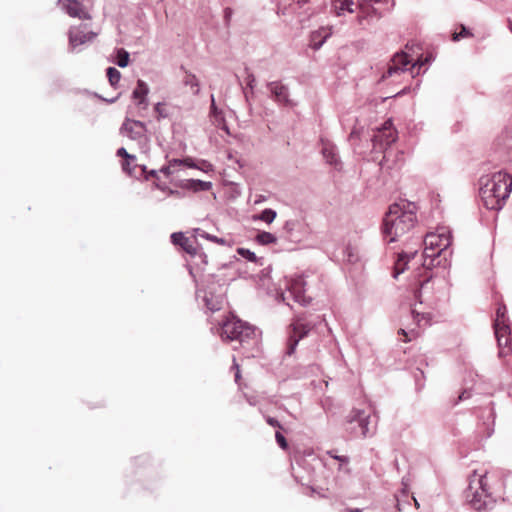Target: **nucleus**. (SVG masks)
I'll list each match as a JSON object with an SVG mask.
<instances>
[{"label":"nucleus","mask_w":512,"mask_h":512,"mask_svg":"<svg viewBox=\"0 0 512 512\" xmlns=\"http://www.w3.org/2000/svg\"><path fill=\"white\" fill-rule=\"evenodd\" d=\"M479 194L484 206L490 210L502 209L512 190V176L506 172L481 177Z\"/></svg>","instance_id":"obj_1"},{"label":"nucleus","mask_w":512,"mask_h":512,"mask_svg":"<svg viewBox=\"0 0 512 512\" xmlns=\"http://www.w3.org/2000/svg\"><path fill=\"white\" fill-rule=\"evenodd\" d=\"M416 221V214L410 209V204L390 205L383 219L382 232L385 240L388 243L397 241L415 226Z\"/></svg>","instance_id":"obj_2"},{"label":"nucleus","mask_w":512,"mask_h":512,"mask_svg":"<svg viewBox=\"0 0 512 512\" xmlns=\"http://www.w3.org/2000/svg\"><path fill=\"white\" fill-rule=\"evenodd\" d=\"M464 493L467 503L476 511L487 512L495 504V498L489 492L486 471L481 473L473 471Z\"/></svg>","instance_id":"obj_3"},{"label":"nucleus","mask_w":512,"mask_h":512,"mask_svg":"<svg viewBox=\"0 0 512 512\" xmlns=\"http://www.w3.org/2000/svg\"><path fill=\"white\" fill-rule=\"evenodd\" d=\"M397 139V132L393 128L391 120L385 121L381 128L377 129L372 137L373 147L375 149H383L384 156L380 165L383 169L392 170L399 169L404 161L403 152H396L393 156L391 150L388 147L394 143Z\"/></svg>","instance_id":"obj_4"},{"label":"nucleus","mask_w":512,"mask_h":512,"mask_svg":"<svg viewBox=\"0 0 512 512\" xmlns=\"http://www.w3.org/2000/svg\"><path fill=\"white\" fill-rule=\"evenodd\" d=\"M221 337L230 341H238L243 346L257 343L256 328L234 315L227 317L222 323Z\"/></svg>","instance_id":"obj_5"},{"label":"nucleus","mask_w":512,"mask_h":512,"mask_svg":"<svg viewBox=\"0 0 512 512\" xmlns=\"http://www.w3.org/2000/svg\"><path fill=\"white\" fill-rule=\"evenodd\" d=\"M493 327L499 347L498 354L500 357L507 356L512 352V338L507 308L504 304L498 305Z\"/></svg>","instance_id":"obj_6"},{"label":"nucleus","mask_w":512,"mask_h":512,"mask_svg":"<svg viewBox=\"0 0 512 512\" xmlns=\"http://www.w3.org/2000/svg\"><path fill=\"white\" fill-rule=\"evenodd\" d=\"M451 244L452 238L449 233H428L424 239V255L426 258L439 257L446 252Z\"/></svg>","instance_id":"obj_7"},{"label":"nucleus","mask_w":512,"mask_h":512,"mask_svg":"<svg viewBox=\"0 0 512 512\" xmlns=\"http://www.w3.org/2000/svg\"><path fill=\"white\" fill-rule=\"evenodd\" d=\"M435 281L431 276L426 277L421 281L419 288L415 291V298L419 304H426L428 307H433L437 302V297L434 294Z\"/></svg>","instance_id":"obj_8"},{"label":"nucleus","mask_w":512,"mask_h":512,"mask_svg":"<svg viewBox=\"0 0 512 512\" xmlns=\"http://www.w3.org/2000/svg\"><path fill=\"white\" fill-rule=\"evenodd\" d=\"M267 88L271 98L279 105L292 107L294 104L290 99V92L287 85L281 81H272L267 83Z\"/></svg>","instance_id":"obj_9"},{"label":"nucleus","mask_w":512,"mask_h":512,"mask_svg":"<svg viewBox=\"0 0 512 512\" xmlns=\"http://www.w3.org/2000/svg\"><path fill=\"white\" fill-rule=\"evenodd\" d=\"M292 326L293 330L288 340L287 355L294 353L298 342L304 338L312 328L310 324L302 323L301 321H296Z\"/></svg>","instance_id":"obj_10"},{"label":"nucleus","mask_w":512,"mask_h":512,"mask_svg":"<svg viewBox=\"0 0 512 512\" xmlns=\"http://www.w3.org/2000/svg\"><path fill=\"white\" fill-rule=\"evenodd\" d=\"M321 146V154L326 163L333 166L336 170H340L342 162L336 145L329 140L321 139Z\"/></svg>","instance_id":"obj_11"},{"label":"nucleus","mask_w":512,"mask_h":512,"mask_svg":"<svg viewBox=\"0 0 512 512\" xmlns=\"http://www.w3.org/2000/svg\"><path fill=\"white\" fill-rule=\"evenodd\" d=\"M289 295L301 305L305 306L311 302L310 298L305 296V281L303 277L299 276L295 279H291L287 284Z\"/></svg>","instance_id":"obj_12"},{"label":"nucleus","mask_w":512,"mask_h":512,"mask_svg":"<svg viewBox=\"0 0 512 512\" xmlns=\"http://www.w3.org/2000/svg\"><path fill=\"white\" fill-rule=\"evenodd\" d=\"M411 60L407 53L405 52H398L396 53L392 60L391 64L389 65L387 71L384 73L383 78L391 77L395 74H398L400 72L407 71V65L410 64Z\"/></svg>","instance_id":"obj_13"},{"label":"nucleus","mask_w":512,"mask_h":512,"mask_svg":"<svg viewBox=\"0 0 512 512\" xmlns=\"http://www.w3.org/2000/svg\"><path fill=\"white\" fill-rule=\"evenodd\" d=\"M149 86L146 82L142 80L137 81V85L132 92L131 98L134 101L135 106L138 110H146L149 105L148 94H149Z\"/></svg>","instance_id":"obj_14"},{"label":"nucleus","mask_w":512,"mask_h":512,"mask_svg":"<svg viewBox=\"0 0 512 512\" xmlns=\"http://www.w3.org/2000/svg\"><path fill=\"white\" fill-rule=\"evenodd\" d=\"M282 229L286 239L291 242L298 243L303 238L304 225L296 219L287 220Z\"/></svg>","instance_id":"obj_15"},{"label":"nucleus","mask_w":512,"mask_h":512,"mask_svg":"<svg viewBox=\"0 0 512 512\" xmlns=\"http://www.w3.org/2000/svg\"><path fill=\"white\" fill-rule=\"evenodd\" d=\"M351 424L356 423L359 430L360 435L363 437H367L372 435L374 431L369 427L370 424V416L367 415L364 411L361 410H353L351 412V418L349 420Z\"/></svg>","instance_id":"obj_16"},{"label":"nucleus","mask_w":512,"mask_h":512,"mask_svg":"<svg viewBox=\"0 0 512 512\" xmlns=\"http://www.w3.org/2000/svg\"><path fill=\"white\" fill-rule=\"evenodd\" d=\"M331 31L330 29H326L324 27L313 31L310 34V43L309 46L313 50H319L323 44L326 42V40L330 37Z\"/></svg>","instance_id":"obj_17"},{"label":"nucleus","mask_w":512,"mask_h":512,"mask_svg":"<svg viewBox=\"0 0 512 512\" xmlns=\"http://www.w3.org/2000/svg\"><path fill=\"white\" fill-rule=\"evenodd\" d=\"M204 303L208 310L211 312L219 311L224 303L222 295H214L211 292H206L204 295Z\"/></svg>","instance_id":"obj_18"},{"label":"nucleus","mask_w":512,"mask_h":512,"mask_svg":"<svg viewBox=\"0 0 512 512\" xmlns=\"http://www.w3.org/2000/svg\"><path fill=\"white\" fill-rule=\"evenodd\" d=\"M171 242L174 245L181 246L189 254L196 253V249L193 247L190 240L187 237H185V235L182 232L172 233L171 234Z\"/></svg>","instance_id":"obj_19"},{"label":"nucleus","mask_w":512,"mask_h":512,"mask_svg":"<svg viewBox=\"0 0 512 512\" xmlns=\"http://www.w3.org/2000/svg\"><path fill=\"white\" fill-rule=\"evenodd\" d=\"M353 0H331V12L341 16L345 11L353 13Z\"/></svg>","instance_id":"obj_20"},{"label":"nucleus","mask_w":512,"mask_h":512,"mask_svg":"<svg viewBox=\"0 0 512 512\" xmlns=\"http://www.w3.org/2000/svg\"><path fill=\"white\" fill-rule=\"evenodd\" d=\"M65 11L72 17L84 18L86 13L80 2L76 0H65L63 3Z\"/></svg>","instance_id":"obj_21"},{"label":"nucleus","mask_w":512,"mask_h":512,"mask_svg":"<svg viewBox=\"0 0 512 512\" xmlns=\"http://www.w3.org/2000/svg\"><path fill=\"white\" fill-rule=\"evenodd\" d=\"M210 115H211V117H213L214 123L218 127L225 130L226 132H228V127L225 123V118H224L223 112L221 110H219L218 107L216 106L215 98H214L213 94L211 95Z\"/></svg>","instance_id":"obj_22"},{"label":"nucleus","mask_w":512,"mask_h":512,"mask_svg":"<svg viewBox=\"0 0 512 512\" xmlns=\"http://www.w3.org/2000/svg\"><path fill=\"white\" fill-rule=\"evenodd\" d=\"M182 188L192 190L194 192L208 191L212 188V183L196 179L185 180Z\"/></svg>","instance_id":"obj_23"},{"label":"nucleus","mask_w":512,"mask_h":512,"mask_svg":"<svg viewBox=\"0 0 512 512\" xmlns=\"http://www.w3.org/2000/svg\"><path fill=\"white\" fill-rule=\"evenodd\" d=\"M417 254V250L413 252H402L398 255V260L395 264V275L397 277L399 274L403 273L406 269L407 263L410 259L414 258Z\"/></svg>","instance_id":"obj_24"},{"label":"nucleus","mask_w":512,"mask_h":512,"mask_svg":"<svg viewBox=\"0 0 512 512\" xmlns=\"http://www.w3.org/2000/svg\"><path fill=\"white\" fill-rule=\"evenodd\" d=\"M195 234L196 236L198 237H201L203 239H206V240H209L211 242H214V243H217L219 245H230L229 241L225 238H220V237H217L215 235H211L209 233H207L206 231L200 229V228H197L195 229Z\"/></svg>","instance_id":"obj_25"},{"label":"nucleus","mask_w":512,"mask_h":512,"mask_svg":"<svg viewBox=\"0 0 512 512\" xmlns=\"http://www.w3.org/2000/svg\"><path fill=\"white\" fill-rule=\"evenodd\" d=\"M183 83H184V85L191 87L193 95H199V93H200L199 81L194 74H192L190 72H186L185 76L183 78Z\"/></svg>","instance_id":"obj_26"},{"label":"nucleus","mask_w":512,"mask_h":512,"mask_svg":"<svg viewBox=\"0 0 512 512\" xmlns=\"http://www.w3.org/2000/svg\"><path fill=\"white\" fill-rule=\"evenodd\" d=\"M413 319L416 321L418 326L428 325L431 320V315L428 312L419 311L416 308L411 310Z\"/></svg>","instance_id":"obj_27"},{"label":"nucleus","mask_w":512,"mask_h":512,"mask_svg":"<svg viewBox=\"0 0 512 512\" xmlns=\"http://www.w3.org/2000/svg\"><path fill=\"white\" fill-rule=\"evenodd\" d=\"M359 259L358 251L351 245L345 246L343 249V260L348 263H355Z\"/></svg>","instance_id":"obj_28"},{"label":"nucleus","mask_w":512,"mask_h":512,"mask_svg":"<svg viewBox=\"0 0 512 512\" xmlns=\"http://www.w3.org/2000/svg\"><path fill=\"white\" fill-rule=\"evenodd\" d=\"M237 253L245 258L246 260L250 261V262H254V263H257L259 265H263V258H259L256 256V254L252 251H250L249 249H246V248H238L237 249Z\"/></svg>","instance_id":"obj_29"},{"label":"nucleus","mask_w":512,"mask_h":512,"mask_svg":"<svg viewBox=\"0 0 512 512\" xmlns=\"http://www.w3.org/2000/svg\"><path fill=\"white\" fill-rule=\"evenodd\" d=\"M256 241L261 245H268L276 243L277 238L274 234L266 231H262L257 234Z\"/></svg>","instance_id":"obj_30"},{"label":"nucleus","mask_w":512,"mask_h":512,"mask_svg":"<svg viewBox=\"0 0 512 512\" xmlns=\"http://www.w3.org/2000/svg\"><path fill=\"white\" fill-rule=\"evenodd\" d=\"M276 216H277V213L275 210L266 208L258 216V219L270 224L275 220Z\"/></svg>","instance_id":"obj_31"},{"label":"nucleus","mask_w":512,"mask_h":512,"mask_svg":"<svg viewBox=\"0 0 512 512\" xmlns=\"http://www.w3.org/2000/svg\"><path fill=\"white\" fill-rule=\"evenodd\" d=\"M472 36H473V34L471 33V31L464 25H461V30L459 32L453 33L452 40L459 41L460 39L468 38V37H472Z\"/></svg>","instance_id":"obj_32"},{"label":"nucleus","mask_w":512,"mask_h":512,"mask_svg":"<svg viewBox=\"0 0 512 512\" xmlns=\"http://www.w3.org/2000/svg\"><path fill=\"white\" fill-rule=\"evenodd\" d=\"M428 62V58H426L424 61L417 60L410 68L412 77H415V75L420 74L421 68L424 66V64Z\"/></svg>","instance_id":"obj_33"},{"label":"nucleus","mask_w":512,"mask_h":512,"mask_svg":"<svg viewBox=\"0 0 512 512\" xmlns=\"http://www.w3.org/2000/svg\"><path fill=\"white\" fill-rule=\"evenodd\" d=\"M246 71V85L250 90H253L255 88L256 79L252 72L249 71L248 68L245 69Z\"/></svg>","instance_id":"obj_34"},{"label":"nucleus","mask_w":512,"mask_h":512,"mask_svg":"<svg viewBox=\"0 0 512 512\" xmlns=\"http://www.w3.org/2000/svg\"><path fill=\"white\" fill-rule=\"evenodd\" d=\"M275 440L283 450H286L288 448V442L280 431H276Z\"/></svg>","instance_id":"obj_35"},{"label":"nucleus","mask_w":512,"mask_h":512,"mask_svg":"<svg viewBox=\"0 0 512 512\" xmlns=\"http://www.w3.org/2000/svg\"><path fill=\"white\" fill-rule=\"evenodd\" d=\"M398 333L405 337V342L411 341L412 338L418 336V332L415 329H411L409 332H407L405 329L401 328Z\"/></svg>","instance_id":"obj_36"},{"label":"nucleus","mask_w":512,"mask_h":512,"mask_svg":"<svg viewBox=\"0 0 512 512\" xmlns=\"http://www.w3.org/2000/svg\"><path fill=\"white\" fill-rule=\"evenodd\" d=\"M155 112L157 113L159 118H166L168 116V113L164 107V104L157 103L154 107Z\"/></svg>","instance_id":"obj_37"},{"label":"nucleus","mask_w":512,"mask_h":512,"mask_svg":"<svg viewBox=\"0 0 512 512\" xmlns=\"http://www.w3.org/2000/svg\"><path fill=\"white\" fill-rule=\"evenodd\" d=\"M265 420H266L267 424H269L270 426L278 428V429H282L281 423L276 418L271 417V416H266Z\"/></svg>","instance_id":"obj_38"},{"label":"nucleus","mask_w":512,"mask_h":512,"mask_svg":"<svg viewBox=\"0 0 512 512\" xmlns=\"http://www.w3.org/2000/svg\"><path fill=\"white\" fill-rule=\"evenodd\" d=\"M197 169H200L204 172H209L213 170V166L208 161L203 160L201 162V166H197Z\"/></svg>","instance_id":"obj_39"},{"label":"nucleus","mask_w":512,"mask_h":512,"mask_svg":"<svg viewBox=\"0 0 512 512\" xmlns=\"http://www.w3.org/2000/svg\"><path fill=\"white\" fill-rule=\"evenodd\" d=\"M471 396V393L468 392L467 390H464L459 396H458V401H456L454 404H457L459 401H462L464 399H468L470 398Z\"/></svg>","instance_id":"obj_40"},{"label":"nucleus","mask_w":512,"mask_h":512,"mask_svg":"<svg viewBox=\"0 0 512 512\" xmlns=\"http://www.w3.org/2000/svg\"><path fill=\"white\" fill-rule=\"evenodd\" d=\"M160 172L164 173L165 175L169 176L170 174L173 173V170H172V166L171 165H167V166H163L160 170Z\"/></svg>","instance_id":"obj_41"},{"label":"nucleus","mask_w":512,"mask_h":512,"mask_svg":"<svg viewBox=\"0 0 512 512\" xmlns=\"http://www.w3.org/2000/svg\"><path fill=\"white\" fill-rule=\"evenodd\" d=\"M141 170H142V173L145 174L144 175L145 179H148L149 176L154 177L157 174V172L155 170H151L148 174H146V167L145 166L141 167Z\"/></svg>","instance_id":"obj_42"},{"label":"nucleus","mask_w":512,"mask_h":512,"mask_svg":"<svg viewBox=\"0 0 512 512\" xmlns=\"http://www.w3.org/2000/svg\"><path fill=\"white\" fill-rule=\"evenodd\" d=\"M183 161H184L183 165H186L190 168H197V165L193 162V160L191 158H186Z\"/></svg>","instance_id":"obj_43"},{"label":"nucleus","mask_w":512,"mask_h":512,"mask_svg":"<svg viewBox=\"0 0 512 512\" xmlns=\"http://www.w3.org/2000/svg\"><path fill=\"white\" fill-rule=\"evenodd\" d=\"M183 163H184V161L181 159H173V160L169 161V165H171L172 168H174L176 166L183 165Z\"/></svg>","instance_id":"obj_44"},{"label":"nucleus","mask_w":512,"mask_h":512,"mask_svg":"<svg viewBox=\"0 0 512 512\" xmlns=\"http://www.w3.org/2000/svg\"><path fill=\"white\" fill-rule=\"evenodd\" d=\"M334 459L338 460L341 464H348L349 458L347 456H337Z\"/></svg>","instance_id":"obj_45"},{"label":"nucleus","mask_w":512,"mask_h":512,"mask_svg":"<svg viewBox=\"0 0 512 512\" xmlns=\"http://www.w3.org/2000/svg\"><path fill=\"white\" fill-rule=\"evenodd\" d=\"M233 367L236 369V373H235V381L238 382L239 379H240V370H239V365L234 361V365Z\"/></svg>","instance_id":"obj_46"},{"label":"nucleus","mask_w":512,"mask_h":512,"mask_svg":"<svg viewBox=\"0 0 512 512\" xmlns=\"http://www.w3.org/2000/svg\"><path fill=\"white\" fill-rule=\"evenodd\" d=\"M340 512H362V509H359V508H345V509H342Z\"/></svg>","instance_id":"obj_47"},{"label":"nucleus","mask_w":512,"mask_h":512,"mask_svg":"<svg viewBox=\"0 0 512 512\" xmlns=\"http://www.w3.org/2000/svg\"><path fill=\"white\" fill-rule=\"evenodd\" d=\"M230 15H231V9H230V8H227V9L225 10V17L227 18V17H228V16H230Z\"/></svg>","instance_id":"obj_48"},{"label":"nucleus","mask_w":512,"mask_h":512,"mask_svg":"<svg viewBox=\"0 0 512 512\" xmlns=\"http://www.w3.org/2000/svg\"><path fill=\"white\" fill-rule=\"evenodd\" d=\"M129 159H130V165H131V164H132V162H133V161H134V159H135V156H134V155H132V154H130Z\"/></svg>","instance_id":"obj_49"},{"label":"nucleus","mask_w":512,"mask_h":512,"mask_svg":"<svg viewBox=\"0 0 512 512\" xmlns=\"http://www.w3.org/2000/svg\"><path fill=\"white\" fill-rule=\"evenodd\" d=\"M308 1H309V0H299L298 2H299L300 4H305V3H307Z\"/></svg>","instance_id":"obj_50"},{"label":"nucleus","mask_w":512,"mask_h":512,"mask_svg":"<svg viewBox=\"0 0 512 512\" xmlns=\"http://www.w3.org/2000/svg\"><path fill=\"white\" fill-rule=\"evenodd\" d=\"M244 96L246 98V101H248V93L244 90Z\"/></svg>","instance_id":"obj_51"},{"label":"nucleus","mask_w":512,"mask_h":512,"mask_svg":"<svg viewBox=\"0 0 512 512\" xmlns=\"http://www.w3.org/2000/svg\"><path fill=\"white\" fill-rule=\"evenodd\" d=\"M263 200H265V197L260 198L259 200L256 201V203H259V202H261Z\"/></svg>","instance_id":"obj_52"},{"label":"nucleus","mask_w":512,"mask_h":512,"mask_svg":"<svg viewBox=\"0 0 512 512\" xmlns=\"http://www.w3.org/2000/svg\"><path fill=\"white\" fill-rule=\"evenodd\" d=\"M263 200H265V197L260 198L259 200L256 201V203H259V202H261Z\"/></svg>","instance_id":"obj_53"},{"label":"nucleus","mask_w":512,"mask_h":512,"mask_svg":"<svg viewBox=\"0 0 512 512\" xmlns=\"http://www.w3.org/2000/svg\"><path fill=\"white\" fill-rule=\"evenodd\" d=\"M329 455H330L331 457H333V458L338 456V455H336V454H332V452H329Z\"/></svg>","instance_id":"obj_54"},{"label":"nucleus","mask_w":512,"mask_h":512,"mask_svg":"<svg viewBox=\"0 0 512 512\" xmlns=\"http://www.w3.org/2000/svg\"><path fill=\"white\" fill-rule=\"evenodd\" d=\"M129 174H130V176H132L134 174V171H132L131 168H130Z\"/></svg>","instance_id":"obj_55"},{"label":"nucleus","mask_w":512,"mask_h":512,"mask_svg":"<svg viewBox=\"0 0 512 512\" xmlns=\"http://www.w3.org/2000/svg\"><path fill=\"white\" fill-rule=\"evenodd\" d=\"M509 28H510V30L512 32V22H509Z\"/></svg>","instance_id":"obj_56"},{"label":"nucleus","mask_w":512,"mask_h":512,"mask_svg":"<svg viewBox=\"0 0 512 512\" xmlns=\"http://www.w3.org/2000/svg\"><path fill=\"white\" fill-rule=\"evenodd\" d=\"M353 135H354V131H352V132L350 133V138H352V137H353Z\"/></svg>","instance_id":"obj_57"}]
</instances>
